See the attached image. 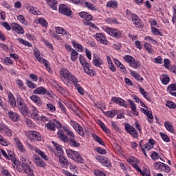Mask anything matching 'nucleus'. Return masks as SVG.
Here are the masks:
<instances>
[{"label": "nucleus", "mask_w": 176, "mask_h": 176, "mask_svg": "<svg viewBox=\"0 0 176 176\" xmlns=\"http://www.w3.org/2000/svg\"><path fill=\"white\" fill-rule=\"evenodd\" d=\"M47 127L49 130L54 131L56 129H61V124L56 120H53L47 124Z\"/></svg>", "instance_id": "6e6552de"}, {"label": "nucleus", "mask_w": 176, "mask_h": 176, "mask_svg": "<svg viewBox=\"0 0 176 176\" xmlns=\"http://www.w3.org/2000/svg\"><path fill=\"white\" fill-rule=\"evenodd\" d=\"M79 16H80L82 19H84V20H86L87 21H91V20H93V16L86 12H80Z\"/></svg>", "instance_id": "b1692460"}, {"label": "nucleus", "mask_w": 176, "mask_h": 176, "mask_svg": "<svg viewBox=\"0 0 176 176\" xmlns=\"http://www.w3.org/2000/svg\"><path fill=\"white\" fill-rule=\"evenodd\" d=\"M94 174L96 176H106L105 173H104V172H102L100 170H94Z\"/></svg>", "instance_id": "338daca9"}, {"label": "nucleus", "mask_w": 176, "mask_h": 176, "mask_svg": "<svg viewBox=\"0 0 176 176\" xmlns=\"http://www.w3.org/2000/svg\"><path fill=\"white\" fill-rule=\"evenodd\" d=\"M30 100L34 102V104H36L38 107L42 106V104H43V102L42 101V99H41V97L36 96V95H32L30 96Z\"/></svg>", "instance_id": "412c9836"}, {"label": "nucleus", "mask_w": 176, "mask_h": 176, "mask_svg": "<svg viewBox=\"0 0 176 176\" xmlns=\"http://www.w3.org/2000/svg\"><path fill=\"white\" fill-rule=\"evenodd\" d=\"M71 109H72V111H73V112L74 113H76V115H77V116H80V111H79V109H78L76 106L72 107Z\"/></svg>", "instance_id": "680f3d73"}, {"label": "nucleus", "mask_w": 176, "mask_h": 176, "mask_svg": "<svg viewBox=\"0 0 176 176\" xmlns=\"http://www.w3.org/2000/svg\"><path fill=\"white\" fill-rule=\"evenodd\" d=\"M63 130L67 133V135L69 137H72V138H75V134H74V132L68 128V126H63Z\"/></svg>", "instance_id": "ea45409f"}, {"label": "nucleus", "mask_w": 176, "mask_h": 176, "mask_svg": "<svg viewBox=\"0 0 176 176\" xmlns=\"http://www.w3.org/2000/svg\"><path fill=\"white\" fill-rule=\"evenodd\" d=\"M162 83L163 85H168V82H170V78L167 75L162 76Z\"/></svg>", "instance_id": "13d9d810"}, {"label": "nucleus", "mask_w": 176, "mask_h": 176, "mask_svg": "<svg viewBox=\"0 0 176 176\" xmlns=\"http://www.w3.org/2000/svg\"><path fill=\"white\" fill-rule=\"evenodd\" d=\"M105 32H107V34H108L109 35H111V36H114V38H122V33L120 32V31L115 29V28H106L104 29Z\"/></svg>", "instance_id": "39448f33"}, {"label": "nucleus", "mask_w": 176, "mask_h": 176, "mask_svg": "<svg viewBox=\"0 0 176 176\" xmlns=\"http://www.w3.org/2000/svg\"><path fill=\"white\" fill-rule=\"evenodd\" d=\"M131 74L132 75V76H133V78H135V79H136V80H138L139 82H142V80H144V78L141 77L139 76L138 74H137V72L131 70L130 71Z\"/></svg>", "instance_id": "72a5a7b5"}, {"label": "nucleus", "mask_w": 176, "mask_h": 176, "mask_svg": "<svg viewBox=\"0 0 176 176\" xmlns=\"http://www.w3.org/2000/svg\"><path fill=\"white\" fill-rule=\"evenodd\" d=\"M164 126L166 127V130H168V131H169L170 133H174V127L173 126V125H171L170 122L166 121L164 122Z\"/></svg>", "instance_id": "f704fd0d"}, {"label": "nucleus", "mask_w": 176, "mask_h": 176, "mask_svg": "<svg viewBox=\"0 0 176 176\" xmlns=\"http://www.w3.org/2000/svg\"><path fill=\"white\" fill-rule=\"evenodd\" d=\"M14 141L20 152H22V153H25V148H24V145H23V143L20 141V139L19 138H15L14 139Z\"/></svg>", "instance_id": "a211bd4d"}, {"label": "nucleus", "mask_w": 176, "mask_h": 176, "mask_svg": "<svg viewBox=\"0 0 176 176\" xmlns=\"http://www.w3.org/2000/svg\"><path fill=\"white\" fill-rule=\"evenodd\" d=\"M46 2L51 9L53 10H57V0H46Z\"/></svg>", "instance_id": "393cba45"}, {"label": "nucleus", "mask_w": 176, "mask_h": 176, "mask_svg": "<svg viewBox=\"0 0 176 176\" xmlns=\"http://www.w3.org/2000/svg\"><path fill=\"white\" fill-rule=\"evenodd\" d=\"M19 111L23 116H27L29 113L28 107H27V104L22 106L19 109Z\"/></svg>", "instance_id": "7c9ffc66"}, {"label": "nucleus", "mask_w": 176, "mask_h": 176, "mask_svg": "<svg viewBox=\"0 0 176 176\" xmlns=\"http://www.w3.org/2000/svg\"><path fill=\"white\" fill-rule=\"evenodd\" d=\"M34 94H39L41 96H45V94H47L48 97L50 96L49 91L46 90V89L43 87H39L34 90Z\"/></svg>", "instance_id": "4468645a"}, {"label": "nucleus", "mask_w": 176, "mask_h": 176, "mask_svg": "<svg viewBox=\"0 0 176 176\" xmlns=\"http://www.w3.org/2000/svg\"><path fill=\"white\" fill-rule=\"evenodd\" d=\"M11 27H12V31H15V32H16L17 34H24V29L19 23H12L11 24Z\"/></svg>", "instance_id": "ddd939ff"}, {"label": "nucleus", "mask_w": 176, "mask_h": 176, "mask_svg": "<svg viewBox=\"0 0 176 176\" xmlns=\"http://www.w3.org/2000/svg\"><path fill=\"white\" fill-rule=\"evenodd\" d=\"M115 64L118 68H120V69L126 71V67H124V65H123V64H122L119 60H115Z\"/></svg>", "instance_id": "6e6d98bb"}, {"label": "nucleus", "mask_w": 176, "mask_h": 176, "mask_svg": "<svg viewBox=\"0 0 176 176\" xmlns=\"http://www.w3.org/2000/svg\"><path fill=\"white\" fill-rule=\"evenodd\" d=\"M104 115H105L106 116H108V118H115V116L118 115V112L115 110H111V111L104 112Z\"/></svg>", "instance_id": "2f4dec72"}, {"label": "nucleus", "mask_w": 176, "mask_h": 176, "mask_svg": "<svg viewBox=\"0 0 176 176\" xmlns=\"http://www.w3.org/2000/svg\"><path fill=\"white\" fill-rule=\"evenodd\" d=\"M17 41L19 42V43H21V45H24V46H28V47H32V45H31V43L26 40L19 38H17Z\"/></svg>", "instance_id": "e433bc0d"}, {"label": "nucleus", "mask_w": 176, "mask_h": 176, "mask_svg": "<svg viewBox=\"0 0 176 176\" xmlns=\"http://www.w3.org/2000/svg\"><path fill=\"white\" fill-rule=\"evenodd\" d=\"M16 102L18 104V108H21V107H24L25 105V102H24V100L21 98V97H18L16 99Z\"/></svg>", "instance_id": "a18cd8bd"}, {"label": "nucleus", "mask_w": 176, "mask_h": 176, "mask_svg": "<svg viewBox=\"0 0 176 176\" xmlns=\"http://www.w3.org/2000/svg\"><path fill=\"white\" fill-rule=\"evenodd\" d=\"M96 38L98 42H100V43H102V45H108V41L105 38V36L104 34L99 33L96 34Z\"/></svg>", "instance_id": "2eb2a0df"}, {"label": "nucleus", "mask_w": 176, "mask_h": 176, "mask_svg": "<svg viewBox=\"0 0 176 176\" xmlns=\"http://www.w3.org/2000/svg\"><path fill=\"white\" fill-rule=\"evenodd\" d=\"M93 63L95 67H98V68H100V67H101V64H102V60H101L100 58H96V56H94Z\"/></svg>", "instance_id": "c9c22d12"}, {"label": "nucleus", "mask_w": 176, "mask_h": 176, "mask_svg": "<svg viewBox=\"0 0 176 176\" xmlns=\"http://www.w3.org/2000/svg\"><path fill=\"white\" fill-rule=\"evenodd\" d=\"M37 23L38 24H41V25H43V27H47L48 25L47 21H45V19L43 18L38 19L37 20Z\"/></svg>", "instance_id": "de8ad7c7"}, {"label": "nucleus", "mask_w": 176, "mask_h": 176, "mask_svg": "<svg viewBox=\"0 0 176 176\" xmlns=\"http://www.w3.org/2000/svg\"><path fill=\"white\" fill-rule=\"evenodd\" d=\"M160 135L163 140V141H165V142H170V138L168 136L163 133H160Z\"/></svg>", "instance_id": "bf43d9fd"}, {"label": "nucleus", "mask_w": 176, "mask_h": 176, "mask_svg": "<svg viewBox=\"0 0 176 176\" xmlns=\"http://www.w3.org/2000/svg\"><path fill=\"white\" fill-rule=\"evenodd\" d=\"M157 170H161V171H164V173H169L170 171L171 168H170V166L168 165L164 164V163H160L159 166L157 167Z\"/></svg>", "instance_id": "4be33fe9"}, {"label": "nucleus", "mask_w": 176, "mask_h": 176, "mask_svg": "<svg viewBox=\"0 0 176 176\" xmlns=\"http://www.w3.org/2000/svg\"><path fill=\"white\" fill-rule=\"evenodd\" d=\"M58 157L60 166H61V167H63L64 168H67V167H68V166L69 165L68 160H67V158L63 155H59Z\"/></svg>", "instance_id": "dca6fc26"}, {"label": "nucleus", "mask_w": 176, "mask_h": 176, "mask_svg": "<svg viewBox=\"0 0 176 176\" xmlns=\"http://www.w3.org/2000/svg\"><path fill=\"white\" fill-rule=\"evenodd\" d=\"M28 10H29L32 14H38V11H36V10H35V8H34L32 6L28 7Z\"/></svg>", "instance_id": "e2e57ef3"}, {"label": "nucleus", "mask_w": 176, "mask_h": 176, "mask_svg": "<svg viewBox=\"0 0 176 176\" xmlns=\"http://www.w3.org/2000/svg\"><path fill=\"white\" fill-rule=\"evenodd\" d=\"M0 131L3 134H6L8 137H12V130L6 125H0Z\"/></svg>", "instance_id": "f3484780"}, {"label": "nucleus", "mask_w": 176, "mask_h": 176, "mask_svg": "<svg viewBox=\"0 0 176 176\" xmlns=\"http://www.w3.org/2000/svg\"><path fill=\"white\" fill-rule=\"evenodd\" d=\"M53 145L55 146V149L59 152V153H63V146L61 145L52 142Z\"/></svg>", "instance_id": "09e8293b"}, {"label": "nucleus", "mask_w": 176, "mask_h": 176, "mask_svg": "<svg viewBox=\"0 0 176 176\" xmlns=\"http://www.w3.org/2000/svg\"><path fill=\"white\" fill-rule=\"evenodd\" d=\"M73 83L78 93L81 94V96H85V90H83V88H82V87H80V85L78 83V79L76 80Z\"/></svg>", "instance_id": "cd10ccee"}, {"label": "nucleus", "mask_w": 176, "mask_h": 176, "mask_svg": "<svg viewBox=\"0 0 176 176\" xmlns=\"http://www.w3.org/2000/svg\"><path fill=\"white\" fill-rule=\"evenodd\" d=\"M78 52L75 51V50H72V52L71 53V60L72 61H76L78 60Z\"/></svg>", "instance_id": "49530a36"}, {"label": "nucleus", "mask_w": 176, "mask_h": 176, "mask_svg": "<svg viewBox=\"0 0 176 176\" xmlns=\"http://www.w3.org/2000/svg\"><path fill=\"white\" fill-rule=\"evenodd\" d=\"M59 13L60 14H64L65 16H71V14H72V11L65 5H60L59 6Z\"/></svg>", "instance_id": "9b49d317"}, {"label": "nucleus", "mask_w": 176, "mask_h": 176, "mask_svg": "<svg viewBox=\"0 0 176 176\" xmlns=\"http://www.w3.org/2000/svg\"><path fill=\"white\" fill-rule=\"evenodd\" d=\"M151 31H152L153 35H160V36H162V32H160V31H159V29H157L155 27H151Z\"/></svg>", "instance_id": "864d4df0"}, {"label": "nucleus", "mask_w": 176, "mask_h": 176, "mask_svg": "<svg viewBox=\"0 0 176 176\" xmlns=\"http://www.w3.org/2000/svg\"><path fill=\"white\" fill-rule=\"evenodd\" d=\"M125 130L126 133H130L133 138H138V133H137V131H135V129L130 124H126L125 125Z\"/></svg>", "instance_id": "9d476101"}, {"label": "nucleus", "mask_w": 176, "mask_h": 176, "mask_svg": "<svg viewBox=\"0 0 176 176\" xmlns=\"http://www.w3.org/2000/svg\"><path fill=\"white\" fill-rule=\"evenodd\" d=\"M47 107L48 111H50V112H54L56 111V107H54V105L50 103L47 104Z\"/></svg>", "instance_id": "0e129e2a"}, {"label": "nucleus", "mask_w": 176, "mask_h": 176, "mask_svg": "<svg viewBox=\"0 0 176 176\" xmlns=\"http://www.w3.org/2000/svg\"><path fill=\"white\" fill-rule=\"evenodd\" d=\"M8 102L12 107H16V100L12 93L8 94Z\"/></svg>", "instance_id": "c756f323"}, {"label": "nucleus", "mask_w": 176, "mask_h": 176, "mask_svg": "<svg viewBox=\"0 0 176 176\" xmlns=\"http://www.w3.org/2000/svg\"><path fill=\"white\" fill-rule=\"evenodd\" d=\"M85 6H87L88 9H90V10H96V7L89 2H85Z\"/></svg>", "instance_id": "69168bd1"}, {"label": "nucleus", "mask_w": 176, "mask_h": 176, "mask_svg": "<svg viewBox=\"0 0 176 176\" xmlns=\"http://www.w3.org/2000/svg\"><path fill=\"white\" fill-rule=\"evenodd\" d=\"M8 116L13 120V122H19V120L20 119L19 115L13 111H10L8 113Z\"/></svg>", "instance_id": "c85d7f7f"}, {"label": "nucleus", "mask_w": 176, "mask_h": 176, "mask_svg": "<svg viewBox=\"0 0 176 176\" xmlns=\"http://www.w3.org/2000/svg\"><path fill=\"white\" fill-rule=\"evenodd\" d=\"M35 152L36 153H38V155H39L43 159H44V160H49V159H47V156L45 155V153L39 150V148H35Z\"/></svg>", "instance_id": "a19ab883"}, {"label": "nucleus", "mask_w": 176, "mask_h": 176, "mask_svg": "<svg viewBox=\"0 0 176 176\" xmlns=\"http://www.w3.org/2000/svg\"><path fill=\"white\" fill-rule=\"evenodd\" d=\"M111 101L115 102V104H118V105H120V107H124V108L127 107V105L124 103V100L119 97H113L111 98Z\"/></svg>", "instance_id": "aec40b11"}, {"label": "nucleus", "mask_w": 176, "mask_h": 176, "mask_svg": "<svg viewBox=\"0 0 176 176\" xmlns=\"http://www.w3.org/2000/svg\"><path fill=\"white\" fill-rule=\"evenodd\" d=\"M90 65L84 67V71L86 74L89 75L90 76H94V72H93V69H90Z\"/></svg>", "instance_id": "79ce46f5"}, {"label": "nucleus", "mask_w": 176, "mask_h": 176, "mask_svg": "<svg viewBox=\"0 0 176 176\" xmlns=\"http://www.w3.org/2000/svg\"><path fill=\"white\" fill-rule=\"evenodd\" d=\"M131 108V111H133L134 115H138V113H137V107L135 106V104L134 102L131 100H128Z\"/></svg>", "instance_id": "4c0bfd02"}, {"label": "nucleus", "mask_w": 176, "mask_h": 176, "mask_svg": "<svg viewBox=\"0 0 176 176\" xmlns=\"http://www.w3.org/2000/svg\"><path fill=\"white\" fill-rule=\"evenodd\" d=\"M70 144L72 146H75V148H78V146H80V144H79V142H76V140H75V139H71L69 140Z\"/></svg>", "instance_id": "5fc2aeb1"}, {"label": "nucleus", "mask_w": 176, "mask_h": 176, "mask_svg": "<svg viewBox=\"0 0 176 176\" xmlns=\"http://www.w3.org/2000/svg\"><path fill=\"white\" fill-rule=\"evenodd\" d=\"M144 47L148 53H153L152 45L149 43H145Z\"/></svg>", "instance_id": "603ef678"}, {"label": "nucleus", "mask_w": 176, "mask_h": 176, "mask_svg": "<svg viewBox=\"0 0 176 176\" xmlns=\"http://www.w3.org/2000/svg\"><path fill=\"white\" fill-rule=\"evenodd\" d=\"M98 161L105 167H112V164H111V161L108 160V158H105L102 156L98 157Z\"/></svg>", "instance_id": "6ab92c4d"}, {"label": "nucleus", "mask_w": 176, "mask_h": 176, "mask_svg": "<svg viewBox=\"0 0 176 176\" xmlns=\"http://www.w3.org/2000/svg\"><path fill=\"white\" fill-rule=\"evenodd\" d=\"M23 159V160H22L21 167L23 168L25 174H28V175L29 176H34V170H32L31 168H30V166H28V164H25V159Z\"/></svg>", "instance_id": "1a4fd4ad"}, {"label": "nucleus", "mask_w": 176, "mask_h": 176, "mask_svg": "<svg viewBox=\"0 0 176 176\" xmlns=\"http://www.w3.org/2000/svg\"><path fill=\"white\" fill-rule=\"evenodd\" d=\"M107 8H111V9H116L118 8V3L116 1H110L107 3Z\"/></svg>", "instance_id": "473e14b6"}, {"label": "nucleus", "mask_w": 176, "mask_h": 176, "mask_svg": "<svg viewBox=\"0 0 176 176\" xmlns=\"http://www.w3.org/2000/svg\"><path fill=\"white\" fill-rule=\"evenodd\" d=\"M166 106L168 107V108H170V109H174V108H176V104L171 101L167 102Z\"/></svg>", "instance_id": "4d7b16f0"}, {"label": "nucleus", "mask_w": 176, "mask_h": 176, "mask_svg": "<svg viewBox=\"0 0 176 176\" xmlns=\"http://www.w3.org/2000/svg\"><path fill=\"white\" fill-rule=\"evenodd\" d=\"M34 162L38 167H45L46 166V162H43L39 157L36 156L34 157Z\"/></svg>", "instance_id": "a878e982"}, {"label": "nucleus", "mask_w": 176, "mask_h": 176, "mask_svg": "<svg viewBox=\"0 0 176 176\" xmlns=\"http://www.w3.org/2000/svg\"><path fill=\"white\" fill-rule=\"evenodd\" d=\"M1 175L2 176H12V175H10V173H9V170H8L6 169H3L2 170Z\"/></svg>", "instance_id": "774afa93"}, {"label": "nucleus", "mask_w": 176, "mask_h": 176, "mask_svg": "<svg viewBox=\"0 0 176 176\" xmlns=\"http://www.w3.org/2000/svg\"><path fill=\"white\" fill-rule=\"evenodd\" d=\"M60 76L62 79H67V80H70L72 83H74V82L77 80L75 76L71 74L68 69L65 68L61 69Z\"/></svg>", "instance_id": "7ed1b4c3"}, {"label": "nucleus", "mask_w": 176, "mask_h": 176, "mask_svg": "<svg viewBox=\"0 0 176 176\" xmlns=\"http://www.w3.org/2000/svg\"><path fill=\"white\" fill-rule=\"evenodd\" d=\"M92 137L94 140H95V141H96V142H98V144H100V145H105L104 141H102V139H101V138L98 137L97 135L94 134Z\"/></svg>", "instance_id": "37998d69"}, {"label": "nucleus", "mask_w": 176, "mask_h": 176, "mask_svg": "<svg viewBox=\"0 0 176 176\" xmlns=\"http://www.w3.org/2000/svg\"><path fill=\"white\" fill-rule=\"evenodd\" d=\"M17 19L21 23H23V24H25V25H27V22L25 21V18L23 15H19L17 16Z\"/></svg>", "instance_id": "052dcab7"}, {"label": "nucleus", "mask_w": 176, "mask_h": 176, "mask_svg": "<svg viewBox=\"0 0 176 176\" xmlns=\"http://www.w3.org/2000/svg\"><path fill=\"white\" fill-rule=\"evenodd\" d=\"M1 154L7 160H11L12 162H14L16 160V157L14 155V153L12 151H6L3 150V148L0 149Z\"/></svg>", "instance_id": "0eeeda50"}, {"label": "nucleus", "mask_w": 176, "mask_h": 176, "mask_svg": "<svg viewBox=\"0 0 176 176\" xmlns=\"http://www.w3.org/2000/svg\"><path fill=\"white\" fill-rule=\"evenodd\" d=\"M73 123H74L73 127L76 129V131H77L80 135L83 137V135H85V131H83V128H82V126H80V124H79L78 123H75V122H73Z\"/></svg>", "instance_id": "5701e85b"}, {"label": "nucleus", "mask_w": 176, "mask_h": 176, "mask_svg": "<svg viewBox=\"0 0 176 176\" xmlns=\"http://www.w3.org/2000/svg\"><path fill=\"white\" fill-rule=\"evenodd\" d=\"M124 60L125 61V63H128L130 67L134 68L135 69H137L138 68H140L141 67V63H140V61L138 60H135V59L130 55L124 56Z\"/></svg>", "instance_id": "f257e3e1"}, {"label": "nucleus", "mask_w": 176, "mask_h": 176, "mask_svg": "<svg viewBox=\"0 0 176 176\" xmlns=\"http://www.w3.org/2000/svg\"><path fill=\"white\" fill-rule=\"evenodd\" d=\"M26 136L29 140H36L37 141H42V138L41 137V135L36 131H29L26 132Z\"/></svg>", "instance_id": "423d86ee"}, {"label": "nucleus", "mask_w": 176, "mask_h": 176, "mask_svg": "<svg viewBox=\"0 0 176 176\" xmlns=\"http://www.w3.org/2000/svg\"><path fill=\"white\" fill-rule=\"evenodd\" d=\"M66 153L70 159H73V160H75V162H78V163H83L85 162V160L82 157H80V155H79V153L76 151H74L72 150H66Z\"/></svg>", "instance_id": "f03ea898"}, {"label": "nucleus", "mask_w": 176, "mask_h": 176, "mask_svg": "<svg viewBox=\"0 0 176 176\" xmlns=\"http://www.w3.org/2000/svg\"><path fill=\"white\" fill-rule=\"evenodd\" d=\"M80 63L82 64V65L85 67H89V63L86 62V60H85V58L82 56V55L80 56Z\"/></svg>", "instance_id": "8fccbe9b"}, {"label": "nucleus", "mask_w": 176, "mask_h": 176, "mask_svg": "<svg viewBox=\"0 0 176 176\" xmlns=\"http://www.w3.org/2000/svg\"><path fill=\"white\" fill-rule=\"evenodd\" d=\"M58 137L63 142H68V137L64 134V131L59 130L58 131Z\"/></svg>", "instance_id": "bb28decb"}, {"label": "nucleus", "mask_w": 176, "mask_h": 176, "mask_svg": "<svg viewBox=\"0 0 176 176\" xmlns=\"http://www.w3.org/2000/svg\"><path fill=\"white\" fill-rule=\"evenodd\" d=\"M56 34H60V35H67V32L65 31V30H64L63 28L61 27H58L56 28L55 30Z\"/></svg>", "instance_id": "c03bdc74"}, {"label": "nucleus", "mask_w": 176, "mask_h": 176, "mask_svg": "<svg viewBox=\"0 0 176 176\" xmlns=\"http://www.w3.org/2000/svg\"><path fill=\"white\" fill-rule=\"evenodd\" d=\"M31 117L34 120H39L41 116H39V111L32 112L31 114Z\"/></svg>", "instance_id": "3c124183"}, {"label": "nucleus", "mask_w": 176, "mask_h": 176, "mask_svg": "<svg viewBox=\"0 0 176 176\" xmlns=\"http://www.w3.org/2000/svg\"><path fill=\"white\" fill-rule=\"evenodd\" d=\"M34 57L36 58V60H38V63L44 64L47 71H50V67H49V62H47V60L43 58L42 54H41V52L38 49H36L34 50Z\"/></svg>", "instance_id": "20e7f679"}, {"label": "nucleus", "mask_w": 176, "mask_h": 176, "mask_svg": "<svg viewBox=\"0 0 176 176\" xmlns=\"http://www.w3.org/2000/svg\"><path fill=\"white\" fill-rule=\"evenodd\" d=\"M131 19L133 24L137 27V28H143L142 23H141V20L137 14H132Z\"/></svg>", "instance_id": "f8f14e48"}, {"label": "nucleus", "mask_w": 176, "mask_h": 176, "mask_svg": "<svg viewBox=\"0 0 176 176\" xmlns=\"http://www.w3.org/2000/svg\"><path fill=\"white\" fill-rule=\"evenodd\" d=\"M127 162H129L131 166H135V164H138V160L134 157H130L128 158Z\"/></svg>", "instance_id": "58836bf2"}]
</instances>
